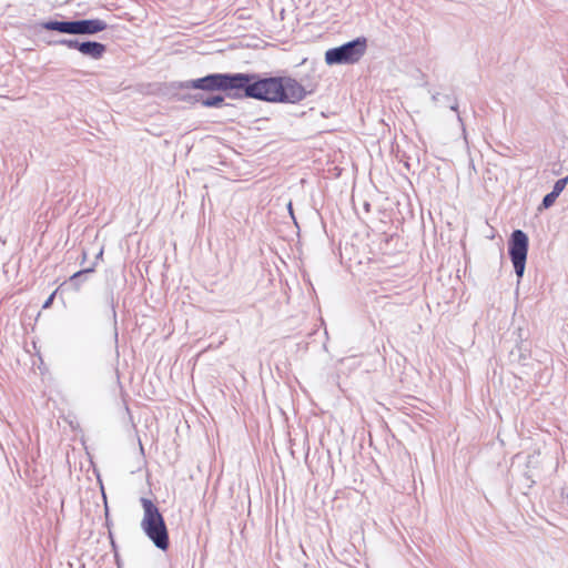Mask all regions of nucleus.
Instances as JSON below:
<instances>
[{"label":"nucleus","mask_w":568,"mask_h":568,"mask_svg":"<svg viewBox=\"0 0 568 568\" xmlns=\"http://www.w3.org/2000/svg\"><path fill=\"white\" fill-rule=\"evenodd\" d=\"M79 51L91 58L99 59L105 52V45L99 42L87 41L79 45Z\"/></svg>","instance_id":"8"},{"label":"nucleus","mask_w":568,"mask_h":568,"mask_svg":"<svg viewBox=\"0 0 568 568\" xmlns=\"http://www.w3.org/2000/svg\"><path fill=\"white\" fill-rule=\"evenodd\" d=\"M241 78H244L241 84L237 87V91L243 90L245 97L267 101L278 102L281 77L260 78L255 73H239Z\"/></svg>","instance_id":"1"},{"label":"nucleus","mask_w":568,"mask_h":568,"mask_svg":"<svg viewBox=\"0 0 568 568\" xmlns=\"http://www.w3.org/2000/svg\"><path fill=\"white\" fill-rule=\"evenodd\" d=\"M90 272H93V268H87V270L79 271V272L74 273L71 278L79 277L80 275H82L84 273H90Z\"/></svg>","instance_id":"13"},{"label":"nucleus","mask_w":568,"mask_h":568,"mask_svg":"<svg viewBox=\"0 0 568 568\" xmlns=\"http://www.w3.org/2000/svg\"><path fill=\"white\" fill-rule=\"evenodd\" d=\"M141 505L143 507L142 530L159 549L166 550L170 539L162 514L151 499L142 498Z\"/></svg>","instance_id":"2"},{"label":"nucleus","mask_w":568,"mask_h":568,"mask_svg":"<svg viewBox=\"0 0 568 568\" xmlns=\"http://www.w3.org/2000/svg\"><path fill=\"white\" fill-rule=\"evenodd\" d=\"M281 87L278 102L296 103L306 97L305 88L293 78L281 77Z\"/></svg>","instance_id":"7"},{"label":"nucleus","mask_w":568,"mask_h":568,"mask_svg":"<svg viewBox=\"0 0 568 568\" xmlns=\"http://www.w3.org/2000/svg\"><path fill=\"white\" fill-rule=\"evenodd\" d=\"M224 102V98L222 95H215L207 98L202 101L204 106H221Z\"/></svg>","instance_id":"9"},{"label":"nucleus","mask_w":568,"mask_h":568,"mask_svg":"<svg viewBox=\"0 0 568 568\" xmlns=\"http://www.w3.org/2000/svg\"><path fill=\"white\" fill-rule=\"evenodd\" d=\"M527 253L528 236L521 230L514 231L509 240V255L518 277L524 274Z\"/></svg>","instance_id":"6"},{"label":"nucleus","mask_w":568,"mask_h":568,"mask_svg":"<svg viewBox=\"0 0 568 568\" xmlns=\"http://www.w3.org/2000/svg\"><path fill=\"white\" fill-rule=\"evenodd\" d=\"M568 183V176L567 178H564V179H560L558 180L556 183H555V186H554V190L551 191L554 194L558 195L564 191V189L566 187Z\"/></svg>","instance_id":"10"},{"label":"nucleus","mask_w":568,"mask_h":568,"mask_svg":"<svg viewBox=\"0 0 568 568\" xmlns=\"http://www.w3.org/2000/svg\"><path fill=\"white\" fill-rule=\"evenodd\" d=\"M54 295H55V293H52V294L49 296V298H48V300L44 302V304H43V308H48V307L52 304L53 298H54Z\"/></svg>","instance_id":"14"},{"label":"nucleus","mask_w":568,"mask_h":568,"mask_svg":"<svg viewBox=\"0 0 568 568\" xmlns=\"http://www.w3.org/2000/svg\"><path fill=\"white\" fill-rule=\"evenodd\" d=\"M64 44H67L69 48H73V49H77L79 50V45L82 43V42H79L77 40H65L63 41Z\"/></svg>","instance_id":"12"},{"label":"nucleus","mask_w":568,"mask_h":568,"mask_svg":"<svg viewBox=\"0 0 568 568\" xmlns=\"http://www.w3.org/2000/svg\"><path fill=\"white\" fill-rule=\"evenodd\" d=\"M367 45V39L365 37H358L339 47L328 49L325 52V62L328 65L358 63L365 55Z\"/></svg>","instance_id":"3"},{"label":"nucleus","mask_w":568,"mask_h":568,"mask_svg":"<svg viewBox=\"0 0 568 568\" xmlns=\"http://www.w3.org/2000/svg\"><path fill=\"white\" fill-rule=\"evenodd\" d=\"M47 30L69 34H93L106 28L105 22L99 19L80 21H49L43 24Z\"/></svg>","instance_id":"5"},{"label":"nucleus","mask_w":568,"mask_h":568,"mask_svg":"<svg viewBox=\"0 0 568 568\" xmlns=\"http://www.w3.org/2000/svg\"><path fill=\"white\" fill-rule=\"evenodd\" d=\"M557 197H558V195L554 194L552 192L548 193V194L544 197V200H542V205H544V207H545V209L550 207V206L555 203V201H556V199H557Z\"/></svg>","instance_id":"11"},{"label":"nucleus","mask_w":568,"mask_h":568,"mask_svg":"<svg viewBox=\"0 0 568 568\" xmlns=\"http://www.w3.org/2000/svg\"><path fill=\"white\" fill-rule=\"evenodd\" d=\"M244 78H241L239 73L224 74L214 73L203 78L194 79L187 82L186 88L202 90V91H224V92H237V87L241 84Z\"/></svg>","instance_id":"4"}]
</instances>
